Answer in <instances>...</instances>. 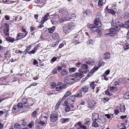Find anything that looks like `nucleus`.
I'll return each instance as SVG.
<instances>
[{
  "mask_svg": "<svg viewBox=\"0 0 129 129\" xmlns=\"http://www.w3.org/2000/svg\"><path fill=\"white\" fill-rule=\"evenodd\" d=\"M19 110V109L16 105H14L13 107L12 111L14 113H17Z\"/></svg>",
  "mask_w": 129,
  "mask_h": 129,
  "instance_id": "cd10ccee",
  "label": "nucleus"
},
{
  "mask_svg": "<svg viewBox=\"0 0 129 129\" xmlns=\"http://www.w3.org/2000/svg\"><path fill=\"white\" fill-rule=\"evenodd\" d=\"M22 103H23V104H27L26 105H25V106L26 107H28V103H27V99L26 98H23L22 100Z\"/></svg>",
  "mask_w": 129,
  "mask_h": 129,
  "instance_id": "5701e85b",
  "label": "nucleus"
},
{
  "mask_svg": "<svg viewBox=\"0 0 129 129\" xmlns=\"http://www.w3.org/2000/svg\"><path fill=\"white\" fill-rule=\"evenodd\" d=\"M52 73L54 74H56L57 73V69L55 68H54L52 71Z\"/></svg>",
  "mask_w": 129,
  "mask_h": 129,
  "instance_id": "5fc2aeb1",
  "label": "nucleus"
},
{
  "mask_svg": "<svg viewBox=\"0 0 129 129\" xmlns=\"http://www.w3.org/2000/svg\"><path fill=\"white\" fill-rule=\"evenodd\" d=\"M97 121L100 123H104L106 121V120L103 117H100L97 120Z\"/></svg>",
  "mask_w": 129,
  "mask_h": 129,
  "instance_id": "f3484780",
  "label": "nucleus"
},
{
  "mask_svg": "<svg viewBox=\"0 0 129 129\" xmlns=\"http://www.w3.org/2000/svg\"><path fill=\"white\" fill-rule=\"evenodd\" d=\"M2 27L3 28V29L9 28V25L7 23H3L2 25Z\"/></svg>",
  "mask_w": 129,
  "mask_h": 129,
  "instance_id": "79ce46f5",
  "label": "nucleus"
},
{
  "mask_svg": "<svg viewBox=\"0 0 129 129\" xmlns=\"http://www.w3.org/2000/svg\"><path fill=\"white\" fill-rule=\"evenodd\" d=\"M110 33H107L106 35L107 36H113L117 35L118 34L117 30L115 28H112L110 29Z\"/></svg>",
  "mask_w": 129,
  "mask_h": 129,
  "instance_id": "0eeeda50",
  "label": "nucleus"
},
{
  "mask_svg": "<svg viewBox=\"0 0 129 129\" xmlns=\"http://www.w3.org/2000/svg\"><path fill=\"white\" fill-rule=\"evenodd\" d=\"M120 111L121 112H124L125 110V107L123 104L120 105Z\"/></svg>",
  "mask_w": 129,
  "mask_h": 129,
  "instance_id": "72a5a7b5",
  "label": "nucleus"
},
{
  "mask_svg": "<svg viewBox=\"0 0 129 129\" xmlns=\"http://www.w3.org/2000/svg\"><path fill=\"white\" fill-rule=\"evenodd\" d=\"M95 62V61L93 59L91 58L86 61L85 63L87 64H89L91 65H93Z\"/></svg>",
  "mask_w": 129,
  "mask_h": 129,
  "instance_id": "ddd939ff",
  "label": "nucleus"
},
{
  "mask_svg": "<svg viewBox=\"0 0 129 129\" xmlns=\"http://www.w3.org/2000/svg\"><path fill=\"white\" fill-rule=\"evenodd\" d=\"M81 129H87V127L85 125H82L80 127Z\"/></svg>",
  "mask_w": 129,
  "mask_h": 129,
  "instance_id": "774afa93",
  "label": "nucleus"
},
{
  "mask_svg": "<svg viewBox=\"0 0 129 129\" xmlns=\"http://www.w3.org/2000/svg\"><path fill=\"white\" fill-rule=\"evenodd\" d=\"M108 12L109 13L113 15L115 14L116 12L114 10L111 9H109L108 10Z\"/></svg>",
  "mask_w": 129,
  "mask_h": 129,
  "instance_id": "f704fd0d",
  "label": "nucleus"
},
{
  "mask_svg": "<svg viewBox=\"0 0 129 129\" xmlns=\"http://www.w3.org/2000/svg\"><path fill=\"white\" fill-rule=\"evenodd\" d=\"M91 98V95L89 94H87L86 95V99L88 101L90 100Z\"/></svg>",
  "mask_w": 129,
  "mask_h": 129,
  "instance_id": "09e8293b",
  "label": "nucleus"
},
{
  "mask_svg": "<svg viewBox=\"0 0 129 129\" xmlns=\"http://www.w3.org/2000/svg\"><path fill=\"white\" fill-rule=\"evenodd\" d=\"M56 86V83L55 82H53L51 85V88L52 89L54 88Z\"/></svg>",
  "mask_w": 129,
  "mask_h": 129,
  "instance_id": "052dcab7",
  "label": "nucleus"
},
{
  "mask_svg": "<svg viewBox=\"0 0 129 129\" xmlns=\"http://www.w3.org/2000/svg\"><path fill=\"white\" fill-rule=\"evenodd\" d=\"M68 28L69 29H73L75 27V25L74 23L71 22L69 23L68 24Z\"/></svg>",
  "mask_w": 129,
  "mask_h": 129,
  "instance_id": "6ab92c4d",
  "label": "nucleus"
},
{
  "mask_svg": "<svg viewBox=\"0 0 129 129\" xmlns=\"http://www.w3.org/2000/svg\"><path fill=\"white\" fill-rule=\"evenodd\" d=\"M88 106L89 107H92L95 104L94 102L92 100L89 101H88Z\"/></svg>",
  "mask_w": 129,
  "mask_h": 129,
  "instance_id": "a211bd4d",
  "label": "nucleus"
},
{
  "mask_svg": "<svg viewBox=\"0 0 129 129\" xmlns=\"http://www.w3.org/2000/svg\"><path fill=\"white\" fill-rule=\"evenodd\" d=\"M75 17V15L74 14H71L69 16V19H74V17Z\"/></svg>",
  "mask_w": 129,
  "mask_h": 129,
  "instance_id": "bf43d9fd",
  "label": "nucleus"
},
{
  "mask_svg": "<svg viewBox=\"0 0 129 129\" xmlns=\"http://www.w3.org/2000/svg\"><path fill=\"white\" fill-rule=\"evenodd\" d=\"M117 88L115 87L112 86L110 88V91L112 92H115L116 91Z\"/></svg>",
  "mask_w": 129,
  "mask_h": 129,
  "instance_id": "2f4dec72",
  "label": "nucleus"
},
{
  "mask_svg": "<svg viewBox=\"0 0 129 129\" xmlns=\"http://www.w3.org/2000/svg\"><path fill=\"white\" fill-rule=\"evenodd\" d=\"M97 68L96 67H95V66L94 68L92 69L91 70L90 72L92 74L93 73H94L96 71H97L98 70H96Z\"/></svg>",
  "mask_w": 129,
  "mask_h": 129,
  "instance_id": "3c124183",
  "label": "nucleus"
},
{
  "mask_svg": "<svg viewBox=\"0 0 129 129\" xmlns=\"http://www.w3.org/2000/svg\"><path fill=\"white\" fill-rule=\"evenodd\" d=\"M36 52V51L34 50H32L29 51L28 53L29 54H34Z\"/></svg>",
  "mask_w": 129,
  "mask_h": 129,
  "instance_id": "680f3d73",
  "label": "nucleus"
},
{
  "mask_svg": "<svg viewBox=\"0 0 129 129\" xmlns=\"http://www.w3.org/2000/svg\"><path fill=\"white\" fill-rule=\"evenodd\" d=\"M62 28L63 31L65 33H67L68 29H69L66 26H63Z\"/></svg>",
  "mask_w": 129,
  "mask_h": 129,
  "instance_id": "49530a36",
  "label": "nucleus"
},
{
  "mask_svg": "<svg viewBox=\"0 0 129 129\" xmlns=\"http://www.w3.org/2000/svg\"><path fill=\"white\" fill-rule=\"evenodd\" d=\"M75 101V98L74 96H69L65 101L67 102V104H73Z\"/></svg>",
  "mask_w": 129,
  "mask_h": 129,
  "instance_id": "9d476101",
  "label": "nucleus"
},
{
  "mask_svg": "<svg viewBox=\"0 0 129 129\" xmlns=\"http://www.w3.org/2000/svg\"><path fill=\"white\" fill-rule=\"evenodd\" d=\"M49 14L48 13H47L43 17L41 20V23L43 24L48 19V17H49Z\"/></svg>",
  "mask_w": 129,
  "mask_h": 129,
  "instance_id": "f8f14e48",
  "label": "nucleus"
},
{
  "mask_svg": "<svg viewBox=\"0 0 129 129\" xmlns=\"http://www.w3.org/2000/svg\"><path fill=\"white\" fill-rule=\"evenodd\" d=\"M90 13V10L89 9H87L86 10L84 11L83 13L84 14H85L86 15H89Z\"/></svg>",
  "mask_w": 129,
  "mask_h": 129,
  "instance_id": "603ef678",
  "label": "nucleus"
},
{
  "mask_svg": "<svg viewBox=\"0 0 129 129\" xmlns=\"http://www.w3.org/2000/svg\"><path fill=\"white\" fill-rule=\"evenodd\" d=\"M96 121H93L92 122V126L95 127H97L98 126V123Z\"/></svg>",
  "mask_w": 129,
  "mask_h": 129,
  "instance_id": "de8ad7c7",
  "label": "nucleus"
},
{
  "mask_svg": "<svg viewBox=\"0 0 129 129\" xmlns=\"http://www.w3.org/2000/svg\"><path fill=\"white\" fill-rule=\"evenodd\" d=\"M89 89V87L88 86H83L82 88L80 89L81 92H83L84 93L87 92Z\"/></svg>",
  "mask_w": 129,
  "mask_h": 129,
  "instance_id": "2eb2a0df",
  "label": "nucleus"
},
{
  "mask_svg": "<svg viewBox=\"0 0 129 129\" xmlns=\"http://www.w3.org/2000/svg\"><path fill=\"white\" fill-rule=\"evenodd\" d=\"M69 120L70 119L69 118H62L61 119V121H62V123L67 122L69 121Z\"/></svg>",
  "mask_w": 129,
  "mask_h": 129,
  "instance_id": "a19ab883",
  "label": "nucleus"
},
{
  "mask_svg": "<svg viewBox=\"0 0 129 129\" xmlns=\"http://www.w3.org/2000/svg\"><path fill=\"white\" fill-rule=\"evenodd\" d=\"M79 73H76L74 74V76L77 79V80H80L81 78H82L84 76L83 73L81 71H79Z\"/></svg>",
  "mask_w": 129,
  "mask_h": 129,
  "instance_id": "6e6552de",
  "label": "nucleus"
},
{
  "mask_svg": "<svg viewBox=\"0 0 129 129\" xmlns=\"http://www.w3.org/2000/svg\"><path fill=\"white\" fill-rule=\"evenodd\" d=\"M114 24V23H113V26H114V28L117 30L124 26L123 24L121 22V20L119 19L115 20Z\"/></svg>",
  "mask_w": 129,
  "mask_h": 129,
  "instance_id": "20e7f679",
  "label": "nucleus"
},
{
  "mask_svg": "<svg viewBox=\"0 0 129 129\" xmlns=\"http://www.w3.org/2000/svg\"><path fill=\"white\" fill-rule=\"evenodd\" d=\"M110 57V54L108 52L105 53L104 54V58L105 59H109Z\"/></svg>",
  "mask_w": 129,
  "mask_h": 129,
  "instance_id": "b1692460",
  "label": "nucleus"
},
{
  "mask_svg": "<svg viewBox=\"0 0 129 129\" xmlns=\"http://www.w3.org/2000/svg\"><path fill=\"white\" fill-rule=\"evenodd\" d=\"M61 73L62 76L66 75L68 73V70L66 69H63L61 71Z\"/></svg>",
  "mask_w": 129,
  "mask_h": 129,
  "instance_id": "4be33fe9",
  "label": "nucleus"
},
{
  "mask_svg": "<svg viewBox=\"0 0 129 129\" xmlns=\"http://www.w3.org/2000/svg\"><path fill=\"white\" fill-rule=\"evenodd\" d=\"M34 125V123L33 121H31L28 124V126L30 128H32V126Z\"/></svg>",
  "mask_w": 129,
  "mask_h": 129,
  "instance_id": "8fccbe9b",
  "label": "nucleus"
},
{
  "mask_svg": "<svg viewBox=\"0 0 129 129\" xmlns=\"http://www.w3.org/2000/svg\"><path fill=\"white\" fill-rule=\"evenodd\" d=\"M6 40L10 42H13L15 41V39L14 38L11 37H8L6 38Z\"/></svg>",
  "mask_w": 129,
  "mask_h": 129,
  "instance_id": "c756f323",
  "label": "nucleus"
},
{
  "mask_svg": "<svg viewBox=\"0 0 129 129\" xmlns=\"http://www.w3.org/2000/svg\"><path fill=\"white\" fill-rule=\"evenodd\" d=\"M37 113L38 112L36 110H35L31 114V115L32 117L33 118H35Z\"/></svg>",
  "mask_w": 129,
  "mask_h": 129,
  "instance_id": "58836bf2",
  "label": "nucleus"
},
{
  "mask_svg": "<svg viewBox=\"0 0 129 129\" xmlns=\"http://www.w3.org/2000/svg\"><path fill=\"white\" fill-rule=\"evenodd\" d=\"M71 91H68L66 92L64 94V95L65 96H66L67 97L68 96L71 95Z\"/></svg>",
  "mask_w": 129,
  "mask_h": 129,
  "instance_id": "864d4df0",
  "label": "nucleus"
},
{
  "mask_svg": "<svg viewBox=\"0 0 129 129\" xmlns=\"http://www.w3.org/2000/svg\"><path fill=\"white\" fill-rule=\"evenodd\" d=\"M103 5V0H99L98 3V6L100 7Z\"/></svg>",
  "mask_w": 129,
  "mask_h": 129,
  "instance_id": "c03bdc74",
  "label": "nucleus"
},
{
  "mask_svg": "<svg viewBox=\"0 0 129 129\" xmlns=\"http://www.w3.org/2000/svg\"><path fill=\"white\" fill-rule=\"evenodd\" d=\"M105 64V62L102 61L99 62L98 64V66L96 67L97 68L96 70H98L99 68L101 66H104Z\"/></svg>",
  "mask_w": 129,
  "mask_h": 129,
  "instance_id": "7c9ffc66",
  "label": "nucleus"
},
{
  "mask_svg": "<svg viewBox=\"0 0 129 129\" xmlns=\"http://www.w3.org/2000/svg\"><path fill=\"white\" fill-rule=\"evenodd\" d=\"M3 33L6 36H9V28L3 29Z\"/></svg>",
  "mask_w": 129,
  "mask_h": 129,
  "instance_id": "412c9836",
  "label": "nucleus"
},
{
  "mask_svg": "<svg viewBox=\"0 0 129 129\" xmlns=\"http://www.w3.org/2000/svg\"><path fill=\"white\" fill-rule=\"evenodd\" d=\"M109 99H110L109 98L105 97L102 99V101L104 103H105L106 102L108 101Z\"/></svg>",
  "mask_w": 129,
  "mask_h": 129,
  "instance_id": "37998d69",
  "label": "nucleus"
},
{
  "mask_svg": "<svg viewBox=\"0 0 129 129\" xmlns=\"http://www.w3.org/2000/svg\"><path fill=\"white\" fill-rule=\"evenodd\" d=\"M102 34V32L101 31H99L98 32L97 35V37H100Z\"/></svg>",
  "mask_w": 129,
  "mask_h": 129,
  "instance_id": "338daca9",
  "label": "nucleus"
},
{
  "mask_svg": "<svg viewBox=\"0 0 129 129\" xmlns=\"http://www.w3.org/2000/svg\"><path fill=\"white\" fill-rule=\"evenodd\" d=\"M71 108L69 106L66 105H65L64 110L66 112L70 111Z\"/></svg>",
  "mask_w": 129,
  "mask_h": 129,
  "instance_id": "c85d7f7f",
  "label": "nucleus"
},
{
  "mask_svg": "<svg viewBox=\"0 0 129 129\" xmlns=\"http://www.w3.org/2000/svg\"><path fill=\"white\" fill-rule=\"evenodd\" d=\"M74 96L76 98H82L83 97L82 93L81 90L79 89L77 90L76 94L74 95Z\"/></svg>",
  "mask_w": 129,
  "mask_h": 129,
  "instance_id": "4468645a",
  "label": "nucleus"
},
{
  "mask_svg": "<svg viewBox=\"0 0 129 129\" xmlns=\"http://www.w3.org/2000/svg\"><path fill=\"white\" fill-rule=\"evenodd\" d=\"M123 98L126 99H129V92H127L123 95Z\"/></svg>",
  "mask_w": 129,
  "mask_h": 129,
  "instance_id": "4c0bfd02",
  "label": "nucleus"
},
{
  "mask_svg": "<svg viewBox=\"0 0 129 129\" xmlns=\"http://www.w3.org/2000/svg\"><path fill=\"white\" fill-rule=\"evenodd\" d=\"M123 18L125 19H127L129 17V12H125L123 14Z\"/></svg>",
  "mask_w": 129,
  "mask_h": 129,
  "instance_id": "a878e982",
  "label": "nucleus"
},
{
  "mask_svg": "<svg viewBox=\"0 0 129 129\" xmlns=\"http://www.w3.org/2000/svg\"><path fill=\"white\" fill-rule=\"evenodd\" d=\"M74 77L69 75H68L64 79V83L66 84H72L74 82Z\"/></svg>",
  "mask_w": 129,
  "mask_h": 129,
  "instance_id": "f03ea898",
  "label": "nucleus"
},
{
  "mask_svg": "<svg viewBox=\"0 0 129 129\" xmlns=\"http://www.w3.org/2000/svg\"><path fill=\"white\" fill-rule=\"evenodd\" d=\"M31 45H30L26 47V49L24 52L25 53V54H26V53L28 52V51L31 49Z\"/></svg>",
  "mask_w": 129,
  "mask_h": 129,
  "instance_id": "c9c22d12",
  "label": "nucleus"
},
{
  "mask_svg": "<svg viewBox=\"0 0 129 129\" xmlns=\"http://www.w3.org/2000/svg\"><path fill=\"white\" fill-rule=\"evenodd\" d=\"M55 28V26H53L51 28H49L48 29L49 33H52L54 31Z\"/></svg>",
  "mask_w": 129,
  "mask_h": 129,
  "instance_id": "ea45409f",
  "label": "nucleus"
},
{
  "mask_svg": "<svg viewBox=\"0 0 129 129\" xmlns=\"http://www.w3.org/2000/svg\"><path fill=\"white\" fill-rule=\"evenodd\" d=\"M110 72V70H108L105 71L104 74H105V75H108L109 74Z\"/></svg>",
  "mask_w": 129,
  "mask_h": 129,
  "instance_id": "69168bd1",
  "label": "nucleus"
},
{
  "mask_svg": "<svg viewBox=\"0 0 129 129\" xmlns=\"http://www.w3.org/2000/svg\"><path fill=\"white\" fill-rule=\"evenodd\" d=\"M48 117V115L46 113H43L41 115L40 118V121L39 123L40 124L44 125Z\"/></svg>",
  "mask_w": 129,
  "mask_h": 129,
  "instance_id": "7ed1b4c3",
  "label": "nucleus"
},
{
  "mask_svg": "<svg viewBox=\"0 0 129 129\" xmlns=\"http://www.w3.org/2000/svg\"><path fill=\"white\" fill-rule=\"evenodd\" d=\"M62 101V100H61V99H60L59 100V101L56 104V107L58 108L59 107V105Z\"/></svg>",
  "mask_w": 129,
  "mask_h": 129,
  "instance_id": "13d9d810",
  "label": "nucleus"
},
{
  "mask_svg": "<svg viewBox=\"0 0 129 129\" xmlns=\"http://www.w3.org/2000/svg\"><path fill=\"white\" fill-rule=\"evenodd\" d=\"M24 34L23 33H19L17 34V40H18L21 38H24L23 36Z\"/></svg>",
  "mask_w": 129,
  "mask_h": 129,
  "instance_id": "aec40b11",
  "label": "nucleus"
},
{
  "mask_svg": "<svg viewBox=\"0 0 129 129\" xmlns=\"http://www.w3.org/2000/svg\"><path fill=\"white\" fill-rule=\"evenodd\" d=\"M81 63L80 62H78L75 63V67H79L80 65L81 64Z\"/></svg>",
  "mask_w": 129,
  "mask_h": 129,
  "instance_id": "e2e57ef3",
  "label": "nucleus"
},
{
  "mask_svg": "<svg viewBox=\"0 0 129 129\" xmlns=\"http://www.w3.org/2000/svg\"><path fill=\"white\" fill-rule=\"evenodd\" d=\"M90 119L89 118H87L85 120V122H84L83 124L84 125H87L88 126H89L90 123Z\"/></svg>",
  "mask_w": 129,
  "mask_h": 129,
  "instance_id": "393cba45",
  "label": "nucleus"
},
{
  "mask_svg": "<svg viewBox=\"0 0 129 129\" xmlns=\"http://www.w3.org/2000/svg\"><path fill=\"white\" fill-rule=\"evenodd\" d=\"M95 41L94 40L90 39L89 40L86 42V43L88 45H93L95 43Z\"/></svg>",
  "mask_w": 129,
  "mask_h": 129,
  "instance_id": "473e14b6",
  "label": "nucleus"
},
{
  "mask_svg": "<svg viewBox=\"0 0 129 129\" xmlns=\"http://www.w3.org/2000/svg\"><path fill=\"white\" fill-rule=\"evenodd\" d=\"M52 37L53 39L56 40L59 38V36L57 33H53L52 35Z\"/></svg>",
  "mask_w": 129,
  "mask_h": 129,
  "instance_id": "bb28decb",
  "label": "nucleus"
},
{
  "mask_svg": "<svg viewBox=\"0 0 129 129\" xmlns=\"http://www.w3.org/2000/svg\"><path fill=\"white\" fill-rule=\"evenodd\" d=\"M102 14L101 12H98L96 14V18L97 20H100Z\"/></svg>",
  "mask_w": 129,
  "mask_h": 129,
  "instance_id": "e433bc0d",
  "label": "nucleus"
},
{
  "mask_svg": "<svg viewBox=\"0 0 129 129\" xmlns=\"http://www.w3.org/2000/svg\"><path fill=\"white\" fill-rule=\"evenodd\" d=\"M58 118V113L56 111L52 112L50 116V120L52 122H54L56 121Z\"/></svg>",
  "mask_w": 129,
  "mask_h": 129,
  "instance_id": "39448f33",
  "label": "nucleus"
},
{
  "mask_svg": "<svg viewBox=\"0 0 129 129\" xmlns=\"http://www.w3.org/2000/svg\"><path fill=\"white\" fill-rule=\"evenodd\" d=\"M114 113L116 115H117L119 113V111L117 109H115L114 110Z\"/></svg>",
  "mask_w": 129,
  "mask_h": 129,
  "instance_id": "0e129e2a",
  "label": "nucleus"
},
{
  "mask_svg": "<svg viewBox=\"0 0 129 129\" xmlns=\"http://www.w3.org/2000/svg\"><path fill=\"white\" fill-rule=\"evenodd\" d=\"M64 85L62 82H59L58 83V85L56 88V90L57 91H59L61 90L63 88Z\"/></svg>",
  "mask_w": 129,
  "mask_h": 129,
  "instance_id": "9b49d317",
  "label": "nucleus"
},
{
  "mask_svg": "<svg viewBox=\"0 0 129 129\" xmlns=\"http://www.w3.org/2000/svg\"><path fill=\"white\" fill-rule=\"evenodd\" d=\"M94 82H92L90 84V87L92 89H94L95 86H94Z\"/></svg>",
  "mask_w": 129,
  "mask_h": 129,
  "instance_id": "6e6d98bb",
  "label": "nucleus"
},
{
  "mask_svg": "<svg viewBox=\"0 0 129 129\" xmlns=\"http://www.w3.org/2000/svg\"><path fill=\"white\" fill-rule=\"evenodd\" d=\"M81 67V70L80 71H82L83 73H87L89 71V67L86 63L82 64Z\"/></svg>",
  "mask_w": 129,
  "mask_h": 129,
  "instance_id": "423d86ee",
  "label": "nucleus"
},
{
  "mask_svg": "<svg viewBox=\"0 0 129 129\" xmlns=\"http://www.w3.org/2000/svg\"><path fill=\"white\" fill-rule=\"evenodd\" d=\"M16 106L19 109V108H22L23 107L22 103H18Z\"/></svg>",
  "mask_w": 129,
  "mask_h": 129,
  "instance_id": "4d7b16f0",
  "label": "nucleus"
},
{
  "mask_svg": "<svg viewBox=\"0 0 129 129\" xmlns=\"http://www.w3.org/2000/svg\"><path fill=\"white\" fill-rule=\"evenodd\" d=\"M76 70L77 69L76 68H71L69 69V71L71 73H73L75 72Z\"/></svg>",
  "mask_w": 129,
  "mask_h": 129,
  "instance_id": "a18cd8bd",
  "label": "nucleus"
},
{
  "mask_svg": "<svg viewBox=\"0 0 129 129\" xmlns=\"http://www.w3.org/2000/svg\"><path fill=\"white\" fill-rule=\"evenodd\" d=\"M99 115L96 113H93L92 114V120L93 121H96L98 119L99 117Z\"/></svg>",
  "mask_w": 129,
  "mask_h": 129,
  "instance_id": "dca6fc26",
  "label": "nucleus"
},
{
  "mask_svg": "<svg viewBox=\"0 0 129 129\" xmlns=\"http://www.w3.org/2000/svg\"><path fill=\"white\" fill-rule=\"evenodd\" d=\"M59 20V16L58 15L54 16L51 19L52 23L53 24H56L58 22Z\"/></svg>",
  "mask_w": 129,
  "mask_h": 129,
  "instance_id": "1a4fd4ad",
  "label": "nucleus"
},
{
  "mask_svg": "<svg viewBox=\"0 0 129 129\" xmlns=\"http://www.w3.org/2000/svg\"><path fill=\"white\" fill-rule=\"evenodd\" d=\"M94 24L95 26L94 25H90V27L93 31H96L98 30V28L101 27L102 25L99 20H97L96 19L94 20Z\"/></svg>",
  "mask_w": 129,
  "mask_h": 129,
  "instance_id": "f257e3e1",
  "label": "nucleus"
}]
</instances>
